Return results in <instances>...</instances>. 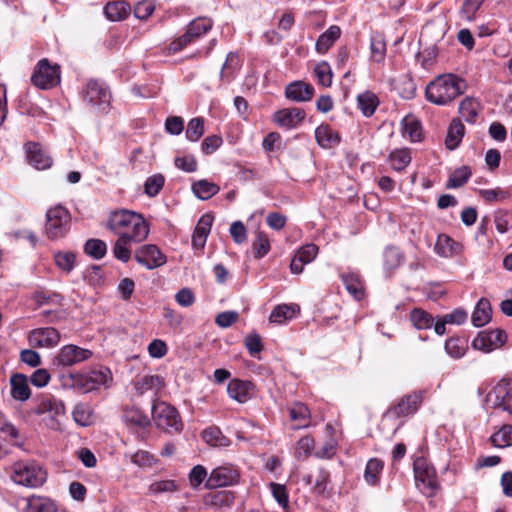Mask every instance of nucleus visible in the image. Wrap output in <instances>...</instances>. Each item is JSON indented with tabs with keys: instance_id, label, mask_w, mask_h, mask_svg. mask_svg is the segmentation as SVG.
<instances>
[{
	"instance_id": "obj_50",
	"label": "nucleus",
	"mask_w": 512,
	"mask_h": 512,
	"mask_svg": "<svg viewBox=\"0 0 512 512\" xmlns=\"http://www.w3.org/2000/svg\"><path fill=\"white\" fill-rule=\"evenodd\" d=\"M213 26V21L207 17H199L192 20L187 28L190 32L193 33V36L198 40L201 36L206 34L209 30H211Z\"/></svg>"
},
{
	"instance_id": "obj_48",
	"label": "nucleus",
	"mask_w": 512,
	"mask_h": 512,
	"mask_svg": "<svg viewBox=\"0 0 512 512\" xmlns=\"http://www.w3.org/2000/svg\"><path fill=\"white\" fill-rule=\"evenodd\" d=\"M383 470V462L377 458L370 459L365 468L364 478L370 485H375L379 481L380 474Z\"/></svg>"
},
{
	"instance_id": "obj_15",
	"label": "nucleus",
	"mask_w": 512,
	"mask_h": 512,
	"mask_svg": "<svg viewBox=\"0 0 512 512\" xmlns=\"http://www.w3.org/2000/svg\"><path fill=\"white\" fill-rule=\"evenodd\" d=\"M505 340L506 334L502 330L481 331L472 341V347L483 352H491L502 346Z\"/></svg>"
},
{
	"instance_id": "obj_33",
	"label": "nucleus",
	"mask_w": 512,
	"mask_h": 512,
	"mask_svg": "<svg viewBox=\"0 0 512 512\" xmlns=\"http://www.w3.org/2000/svg\"><path fill=\"white\" fill-rule=\"evenodd\" d=\"M133 244H135L134 240L130 239L129 237H118L112 248L113 256L116 259L127 263L131 258L130 247Z\"/></svg>"
},
{
	"instance_id": "obj_26",
	"label": "nucleus",
	"mask_w": 512,
	"mask_h": 512,
	"mask_svg": "<svg viewBox=\"0 0 512 512\" xmlns=\"http://www.w3.org/2000/svg\"><path fill=\"white\" fill-rule=\"evenodd\" d=\"M492 309L486 298H481L472 313L471 321L475 327H482L491 320Z\"/></svg>"
},
{
	"instance_id": "obj_61",
	"label": "nucleus",
	"mask_w": 512,
	"mask_h": 512,
	"mask_svg": "<svg viewBox=\"0 0 512 512\" xmlns=\"http://www.w3.org/2000/svg\"><path fill=\"white\" fill-rule=\"evenodd\" d=\"M269 486L276 502L283 508L287 507L289 500L286 486L275 482H271Z\"/></svg>"
},
{
	"instance_id": "obj_23",
	"label": "nucleus",
	"mask_w": 512,
	"mask_h": 512,
	"mask_svg": "<svg viewBox=\"0 0 512 512\" xmlns=\"http://www.w3.org/2000/svg\"><path fill=\"white\" fill-rule=\"evenodd\" d=\"M10 386L13 399L24 402L30 398L31 390L24 374H13L10 378Z\"/></svg>"
},
{
	"instance_id": "obj_3",
	"label": "nucleus",
	"mask_w": 512,
	"mask_h": 512,
	"mask_svg": "<svg viewBox=\"0 0 512 512\" xmlns=\"http://www.w3.org/2000/svg\"><path fill=\"white\" fill-rule=\"evenodd\" d=\"M112 381V373L105 366H96L87 374H69L62 376V386L65 388L73 387L89 392L102 385H108Z\"/></svg>"
},
{
	"instance_id": "obj_6",
	"label": "nucleus",
	"mask_w": 512,
	"mask_h": 512,
	"mask_svg": "<svg viewBox=\"0 0 512 512\" xmlns=\"http://www.w3.org/2000/svg\"><path fill=\"white\" fill-rule=\"evenodd\" d=\"M152 418L158 428L167 432H180L183 428L178 411L164 401L153 403Z\"/></svg>"
},
{
	"instance_id": "obj_30",
	"label": "nucleus",
	"mask_w": 512,
	"mask_h": 512,
	"mask_svg": "<svg viewBox=\"0 0 512 512\" xmlns=\"http://www.w3.org/2000/svg\"><path fill=\"white\" fill-rule=\"evenodd\" d=\"M130 12V6L125 1H113L106 4L104 13L111 21H120L125 19Z\"/></svg>"
},
{
	"instance_id": "obj_13",
	"label": "nucleus",
	"mask_w": 512,
	"mask_h": 512,
	"mask_svg": "<svg viewBox=\"0 0 512 512\" xmlns=\"http://www.w3.org/2000/svg\"><path fill=\"white\" fill-rule=\"evenodd\" d=\"M134 259L148 270L163 266L167 262L166 256L154 244L140 246L135 250Z\"/></svg>"
},
{
	"instance_id": "obj_34",
	"label": "nucleus",
	"mask_w": 512,
	"mask_h": 512,
	"mask_svg": "<svg viewBox=\"0 0 512 512\" xmlns=\"http://www.w3.org/2000/svg\"><path fill=\"white\" fill-rule=\"evenodd\" d=\"M220 188L217 184L207 180H199L192 184V191L201 200H207L216 195Z\"/></svg>"
},
{
	"instance_id": "obj_53",
	"label": "nucleus",
	"mask_w": 512,
	"mask_h": 512,
	"mask_svg": "<svg viewBox=\"0 0 512 512\" xmlns=\"http://www.w3.org/2000/svg\"><path fill=\"white\" fill-rule=\"evenodd\" d=\"M342 281L346 287V290L357 300L362 299L363 287L357 276L354 275H343Z\"/></svg>"
},
{
	"instance_id": "obj_11",
	"label": "nucleus",
	"mask_w": 512,
	"mask_h": 512,
	"mask_svg": "<svg viewBox=\"0 0 512 512\" xmlns=\"http://www.w3.org/2000/svg\"><path fill=\"white\" fill-rule=\"evenodd\" d=\"M489 408H501L509 414H512V390L510 382L507 379L500 380L487 394L485 399Z\"/></svg>"
},
{
	"instance_id": "obj_52",
	"label": "nucleus",
	"mask_w": 512,
	"mask_h": 512,
	"mask_svg": "<svg viewBox=\"0 0 512 512\" xmlns=\"http://www.w3.org/2000/svg\"><path fill=\"white\" fill-rule=\"evenodd\" d=\"M165 178L162 174H154L148 177L144 183V192L149 197H155L163 188Z\"/></svg>"
},
{
	"instance_id": "obj_45",
	"label": "nucleus",
	"mask_w": 512,
	"mask_h": 512,
	"mask_svg": "<svg viewBox=\"0 0 512 512\" xmlns=\"http://www.w3.org/2000/svg\"><path fill=\"white\" fill-rule=\"evenodd\" d=\"M403 261V255L400 250L396 247H387L383 253V265L386 271L390 272L397 267Z\"/></svg>"
},
{
	"instance_id": "obj_8",
	"label": "nucleus",
	"mask_w": 512,
	"mask_h": 512,
	"mask_svg": "<svg viewBox=\"0 0 512 512\" xmlns=\"http://www.w3.org/2000/svg\"><path fill=\"white\" fill-rule=\"evenodd\" d=\"M416 486L426 496L432 497L438 489L436 472L423 457H418L413 463Z\"/></svg>"
},
{
	"instance_id": "obj_40",
	"label": "nucleus",
	"mask_w": 512,
	"mask_h": 512,
	"mask_svg": "<svg viewBox=\"0 0 512 512\" xmlns=\"http://www.w3.org/2000/svg\"><path fill=\"white\" fill-rule=\"evenodd\" d=\"M412 325L418 329H429L433 326L434 318L421 308H414L410 313Z\"/></svg>"
},
{
	"instance_id": "obj_54",
	"label": "nucleus",
	"mask_w": 512,
	"mask_h": 512,
	"mask_svg": "<svg viewBox=\"0 0 512 512\" xmlns=\"http://www.w3.org/2000/svg\"><path fill=\"white\" fill-rule=\"evenodd\" d=\"M204 133V121L202 118H192L187 125L186 138L189 141H198Z\"/></svg>"
},
{
	"instance_id": "obj_60",
	"label": "nucleus",
	"mask_w": 512,
	"mask_h": 512,
	"mask_svg": "<svg viewBox=\"0 0 512 512\" xmlns=\"http://www.w3.org/2000/svg\"><path fill=\"white\" fill-rule=\"evenodd\" d=\"M155 10V4L152 0H141L134 7V15L136 18L146 20Z\"/></svg>"
},
{
	"instance_id": "obj_47",
	"label": "nucleus",
	"mask_w": 512,
	"mask_h": 512,
	"mask_svg": "<svg viewBox=\"0 0 512 512\" xmlns=\"http://www.w3.org/2000/svg\"><path fill=\"white\" fill-rule=\"evenodd\" d=\"M467 348V341L459 337H451L445 342L446 352L456 359L463 357Z\"/></svg>"
},
{
	"instance_id": "obj_56",
	"label": "nucleus",
	"mask_w": 512,
	"mask_h": 512,
	"mask_svg": "<svg viewBox=\"0 0 512 512\" xmlns=\"http://www.w3.org/2000/svg\"><path fill=\"white\" fill-rule=\"evenodd\" d=\"M196 41V38L193 36V33L186 29V32L172 41L169 44L168 50L170 53L175 54L189 46L190 44L194 43Z\"/></svg>"
},
{
	"instance_id": "obj_21",
	"label": "nucleus",
	"mask_w": 512,
	"mask_h": 512,
	"mask_svg": "<svg viewBox=\"0 0 512 512\" xmlns=\"http://www.w3.org/2000/svg\"><path fill=\"white\" fill-rule=\"evenodd\" d=\"M23 512H58L56 504L44 496L31 495L23 499Z\"/></svg>"
},
{
	"instance_id": "obj_4",
	"label": "nucleus",
	"mask_w": 512,
	"mask_h": 512,
	"mask_svg": "<svg viewBox=\"0 0 512 512\" xmlns=\"http://www.w3.org/2000/svg\"><path fill=\"white\" fill-rule=\"evenodd\" d=\"M65 412L64 402L52 396L43 397L35 408V413L42 417L41 421L45 427L53 431L61 430V419Z\"/></svg>"
},
{
	"instance_id": "obj_59",
	"label": "nucleus",
	"mask_w": 512,
	"mask_h": 512,
	"mask_svg": "<svg viewBox=\"0 0 512 512\" xmlns=\"http://www.w3.org/2000/svg\"><path fill=\"white\" fill-rule=\"evenodd\" d=\"M483 1L484 0H465L460 9L461 18L466 21H472Z\"/></svg>"
},
{
	"instance_id": "obj_36",
	"label": "nucleus",
	"mask_w": 512,
	"mask_h": 512,
	"mask_svg": "<svg viewBox=\"0 0 512 512\" xmlns=\"http://www.w3.org/2000/svg\"><path fill=\"white\" fill-rule=\"evenodd\" d=\"M73 420L82 427L90 426L93 423V411L86 403H78L72 411Z\"/></svg>"
},
{
	"instance_id": "obj_51",
	"label": "nucleus",
	"mask_w": 512,
	"mask_h": 512,
	"mask_svg": "<svg viewBox=\"0 0 512 512\" xmlns=\"http://www.w3.org/2000/svg\"><path fill=\"white\" fill-rule=\"evenodd\" d=\"M395 89L402 98L411 99L415 96L416 85L410 77L402 76L396 81Z\"/></svg>"
},
{
	"instance_id": "obj_55",
	"label": "nucleus",
	"mask_w": 512,
	"mask_h": 512,
	"mask_svg": "<svg viewBox=\"0 0 512 512\" xmlns=\"http://www.w3.org/2000/svg\"><path fill=\"white\" fill-rule=\"evenodd\" d=\"M314 73L319 84L329 87L332 84V70L326 61L318 63L314 68Z\"/></svg>"
},
{
	"instance_id": "obj_38",
	"label": "nucleus",
	"mask_w": 512,
	"mask_h": 512,
	"mask_svg": "<svg viewBox=\"0 0 512 512\" xmlns=\"http://www.w3.org/2000/svg\"><path fill=\"white\" fill-rule=\"evenodd\" d=\"M471 174L472 172L470 167L466 165L455 169L449 175L446 187L448 189H456L463 186L469 180Z\"/></svg>"
},
{
	"instance_id": "obj_42",
	"label": "nucleus",
	"mask_w": 512,
	"mask_h": 512,
	"mask_svg": "<svg viewBox=\"0 0 512 512\" xmlns=\"http://www.w3.org/2000/svg\"><path fill=\"white\" fill-rule=\"evenodd\" d=\"M479 110V103L471 98H464L459 105V114L466 122H474Z\"/></svg>"
},
{
	"instance_id": "obj_2",
	"label": "nucleus",
	"mask_w": 512,
	"mask_h": 512,
	"mask_svg": "<svg viewBox=\"0 0 512 512\" xmlns=\"http://www.w3.org/2000/svg\"><path fill=\"white\" fill-rule=\"evenodd\" d=\"M463 81L453 74H445L431 81L425 90L426 98L436 105H446L459 96Z\"/></svg>"
},
{
	"instance_id": "obj_64",
	"label": "nucleus",
	"mask_w": 512,
	"mask_h": 512,
	"mask_svg": "<svg viewBox=\"0 0 512 512\" xmlns=\"http://www.w3.org/2000/svg\"><path fill=\"white\" fill-rule=\"evenodd\" d=\"M239 318L236 311H224L219 313L215 318V323L221 328L230 327Z\"/></svg>"
},
{
	"instance_id": "obj_41",
	"label": "nucleus",
	"mask_w": 512,
	"mask_h": 512,
	"mask_svg": "<svg viewBox=\"0 0 512 512\" xmlns=\"http://www.w3.org/2000/svg\"><path fill=\"white\" fill-rule=\"evenodd\" d=\"M297 310H299V308L296 305H278L272 310L269 320L272 323L281 324L286 320L291 319Z\"/></svg>"
},
{
	"instance_id": "obj_27",
	"label": "nucleus",
	"mask_w": 512,
	"mask_h": 512,
	"mask_svg": "<svg viewBox=\"0 0 512 512\" xmlns=\"http://www.w3.org/2000/svg\"><path fill=\"white\" fill-rule=\"evenodd\" d=\"M317 143L323 148H332L340 143V136L328 125H320L315 130Z\"/></svg>"
},
{
	"instance_id": "obj_62",
	"label": "nucleus",
	"mask_w": 512,
	"mask_h": 512,
	"mask_svg": "<svg viewBox=\"0 0 512 512\" xmlns=\"http://www.w3.org/2000/svg\"><path fill=\"white\" fill-rule=\"evenodd\" d=\"M495 226L499 233H506L510 228H512V212H498L495 215Z\"/></svg>"
},
{
	"instance_id": "obj_57",
	"label": "nucleus",
	"mask_w": 512,
	"mask_h": 512,
	"mask_svg": "<svg viewBox=\"0 0 512 512\" xmlns=\"http://www.w3.org/2000/svg\"><path fill=\"white\" fill-rule=\"evenodd\" d=\"M237 59V56L235 53L230 52L228 53L226 57V61L222 66V69L220 71V79L226 82H231L234 79V71L236 63L235 60Z\"/></svg>"
},
{
	"instance_id": "obj_32",
	"label": "nucleus",
	"mask_w": 512,
	"mask_h": 512,
	"mask_svg": "<svg viewBox=\"0 0 512 512\" xmlns=\"http://www.w3.org/2000/svg\"><path fill=\"white\" fill-rule=\"evenodd\" d=\"M123 420L127 425L138 428H146L150 425L149 417L136 407L125 409Z\"/></svg>"
},
{
	"instance_id": "obj_18",
	"label": "nucleus",
	"mask_w": 512,
	"mask_h": 512,
	"mask_svg": "<svg viewBox=\"0 0 512 512\" xmlns=\"http://www.w3.org/2000/svg\"><path fill=\"white\" fill-rule=\"evenodd\" d=\"M27 159L36 169H47L52 165L51 157L42 149L40 144L29 142L25 145Z\"/></svg>"
},
{
	"instance_id": "obj_43",
	"label": "nucleus",
	"mask_w": 512,
	"mask_h": 512,
	"mask_svg": "<svg viewBox=\"0 0 512 512\" xmlns=\"http://www.w3.org/2000/svg\"><path fill=\"white\" fill-rule=\"evenodd\" d=\"M83 250L88 256L100 260L107 253V245L103 240L92 238L85 242Z\"/></svg>"
},
{
	"instance_id": "obj_25",
	"label": "nucleus",
	"mask_w": 512,
	"mask_h": 512,
	"mask_svg": "<svg viewBox=\"0 0 512 512\" xmlns=\"http://www.w3.org/2000/svg\"><path fill=\"white\" fill-rule=\"evenodd\" d=\"M461 246L446 234H440L434 247V251L440 257L448 258L460 252Z\"/></svg>"
},
{
	"instance_id": "obj_16",
	"label": "nucleus",
	"mask_w": 512,
	"mask_h": 512,
	"mask_svg": "<svg viewBox=\"0 0 512 512\" xmlns=\"http://www.w3.org/2000/svg\"><path fill=\"white\" fill-rule=\"evenodd\" d=\"M238 478L239 474L234 467L230 465L219 466L212 470L205 486L209 489L225 487L236 483Z\"/></svg>"
},
{
	"instance_id": "obj_1",
	"label": "nucleus",
	"mask_w": 512,
	"mask_h": 512,
	"mask_svg": "<svg viewBox=\"0 0 512 512\" xmlns=\"http://www.w3.org/2000/svg\"><path fill=\"white\" fill-rule=\"evenodd\" d=\"M108 228L119 237H129L134 243L143 242L149 235V226L144 217L126 209L110 213Z\"/></svg>"
},
{
	"instance_id": "obj_5",
	"label": "nucleus",
	"mask_w": 512,
	"mask_h": 512,
	"mask_svg": "<svg viewBox=\"0 0 512 512\" xmlns=\"http://www.w3.org/2000/svg\"><path fill=\"white\" fill-rule=\"evenodd\" d=\"M12 480L20 485L36 488L44 484L47 473L35 461H18L13 465Z\"/></svg>"
},
{
	"instance_id": "obj_31",
	"label": "nucleus",
	"mask_w": 512,
	"mask_h": 512,
	"mask_svg": "<svg viewBox=\"0 0 512 512\" xmlns=\"http://www.w3.org/2000/svg\"><path fill=\"white\" fill-rule=\"evenodd\" d=\"M357 105L365 117H370L378 107L379 100L373 92L366 91L357 96Z\"/></svg>"
},
{
	"instance_id": "obj_28",
	"label": "nucleus",
	"mask_w": 512,
	"mask_h": 512,
	"mask_svg": "<svg viewBox=\"0 0 512 512\" xmlns=\"http://www.w3.org/2000/svg\"><path fill=\"white\" fill-rule=\"evenodd\" d=\"M401 126H402L403 137L409 138L412 142H417V141L421 140V137H422L421 123L414 116H412V115L405 116L401 121Z\"/></svg>"
},
{
	"instance_id": "obj_22",
	"label": "nucleus",
	"mask_w": 512,
	"mask_h": 512,
	"mask_svg": "<svg viewBox=\"0 0 512 512\" xmlns=\"http://www.w3.org/2000/svg\"><path fill=\"white\" fill-rule=\"evenodd\" d=\"M213 217L209 214L203 215L198 221L192 235V245L195 249H203L210 232Z\"/></svg>"
},
{
	"instance_id": "obj_10",
	"label": "nucleus",
	"mask_w": 512,
	"mask_h": 512,
	"mask_svg": "<svg viewBox=\"0 0 512 512\" xmlns=\"http://www.w3.org/2000/svg\"><path fill=\"white\" fill-rule=\"evenodd\" d=\"M93 352L74 344H67L60 348L53 359V365L58 368H67L90 359Z\"/></svg>"
},
{
	"instance_id": "obj_9",
	"label": "nucleus",
	"mask_w": 512,
	"mask_h": 512,
	"mask_svg": "<svg viewBox=\"0 0 512 512\" xmlns=\"http://www.w3.org/2000/svg\"><path fill=\"white\" fill-rule=\"evenodd\" d=\"M31 82L40 89H50L60 83V67L52 65L47 58L38 61Z\"/></svg>"
},
{
	"instance_id": "obj_46",
	"label": "nucleus",
	"mask_w": 512,
	"mask_h": 512,
	"mask_svg": "<svg viewBox=\"0 0 512 512\" xmlns=\"http://www.w3.org/2000/svg\"><path fill=\"white\" fill-rule=\"evenodd\" d=\"M289 412L291 420L301 422L300 424L294 427L295 429L305 428L309 426L310 411L306 405L302 403H297L290 408Z\"/></svg>"
},
{
	"instance_id": "obj_29",
	"label": "nucleus",
	"mask_w": 512,
	"mask_h": 512,
	"mask_svg": "<svg viewBox=\"0 0 512 512\" xmlns=\"http://www.w3.org/2000/svg\"><path fill=\"white\" fill-rule=\"evenodd\" d=\"M341 29L336 26H330L324 33H322L316 41V51L320 54H325L334 42L340 37Z\"/></svg>"
},
{
	"instance_id": "obj_49",
	"label": "nucleus",
	"mask_w": 512,
	"mask_h": 512,
	"mask_svg": "<svg viewBox=\"0 0 512 512\" xmlns=\"http://www.w3.org/2000/svg\"><path fill=\"white\" fill-rule=\"evenodd\" d=\"M493 446L504 448L512 445V425H504L500 430L491 435Z\"/></svg>"
},
{
	"instance_id": "obj_63",
	"label": "nucleus",
	"mask_w": 512,
	"mask_h": 512,
	"mask_svg": "<svg viewBox=\"0 0 512 512\" xmlns=\"http://www.w3.org/2000/svg\"><path fill=\"white\" fill-rule=\"evenodd\" d=\"M160 384V377L157 375H145L136 382L135 388L139 393H144Z\"/></svg>"
},
{
	"instance_id": "obj_39",
	"label": "nucleus",
	"mask_w": 512,
	"mask_h": 512,
	"mask_svg": "<svg viewBox=\"0 0 512 512\" xmlns=\"http://www.w3.org/2000/svg\"><path fill=\"white\" fill-rule=\"evenodd\" d=\"M204 441L215 447H226L230 444V440L223 435L217 427H209L202 432Z\"/></svg>"
},
{
	"instance_id": "obj_20",
	"label": "nucleus",
	"mask_w": 512,
	"mask_h": 512,
	"mask_svg": "<svg viewBox=\"0 0 512 512\" xmlns=\"http://www.w3.org/2000/svg\"><path fill=\"white\" fill-rule=\"evenodd\" d=\"M421 402V393L414 392L401 398L399 402L390 410V412L397 417L414 414L421 405Z\"/></svg>"
},
{
	"instance_id": "obj_44",
	"label": "nucleus",
	"mask_w": 512,
	"mask_h": 512,
	"mask_svg": "<svg viewBox=\"0 0 512 512\" xmlns=\"http://www.w3.org/2000/svg\"><path fill=\"white\" fill-rule=\"evenodd\" d=\"M56 266L65 273H70L76 263V254L71 251H58L54 254Z\"/></svg>"
},
{
	"instance_id": "obj_24",
	"label": "nucleus",
	"mask_w": 512,
	"mask_h": 512,
	"mask_svg": "<svg viewBox=\"0 0 512 512\" xmlns=\"http://www.w3.org/2000/svg\"><path fill=\"white\" fill-rule=\"evenodd\" d=\"M252 384L248 381L233 379L228 383L227 393L230 398L239 403H244L250 398Z\"/></svg>"
},
{
	"instance_id": "obj_58",
	"label": "nucleus",
	"mask_w": 512,
	"mask_h": 512,
	"mask_svg": "<svg viewBox=\"0 0 512 512\" xmlns=\"http://www.w3.org/2000/svg\"><path fill=\"white\" fill-rule=\"evenodd\" d=\"M253 250L255 257L260 259L270 251V242L266 234L258 232L255 241L253 242Z\"/></svg>"
},
{
	"instance_id": "obj_12",
	"label": "nucleus",
	"mask_w": 512,
	"mask_h": 512,
	"mask_svg": "<svg viewBox=\"0 0 512 512\" xmlns=\"http://www.w3.org/2000/svg\"><path fill=\"white\" fill-rule=\"evenodd\" d=\"M111 95L107 87L97 80H89L83 90V100L99 111L105 110L110 104Z\"/></svg>"
},
{
	"instance_id": "obj_19",
	"label": "nucleus",
	"mask_w": 512,
	"mask_h": 512,
	"mask_svg": "<svg viewBox=\"0 0 512 512\" xmlns=\"http://www.w3.org/2000/svg\"><path fill=\"white\" fill-rule=\"evenodd\" d=\"M314 92V87L311 84L302 81L292 82L285 88L286 98L294 102L310 101Z\"/></svg>"
},
{
	"instance_id": "obj_37",
	"label": "nucleus",
	"mask_w": 512,
	"mask_h": 512,
	"mask_svg": "<svg viewBox=\"0 0 512 512\" xmlns=\"http://www.w3.org/2000/svg\"><path fill=\"white\" fill-rule=\"evenodd\" d=\"M388 162L393 170L403 171L411 162V154L408 149H396L388 157Z\"/></svg>"
},
{
	"instance_id": "obj_17",
	"label": "nucleus",
	"mask_w": 512,
	"mask_h": 512,
	"mask_svg": "<svg viewBox=\"0 0 512 512\" xmlns=\"http://www.w3.org/2000/svg\"><path fill=\"white\" fill-rule=\"evenodd\" d=\"M306 113L302 108H284L273 115V120L280 127L294 129L305 119Z\"/></svg>"
},
{
	"instance_id": "obj_35",
	"label": "nucleus",
	"mask_w": 512,
	"mask_h": 512,
	"mask_svg": "<svg viewBox=\"0 0 512 512\" xmlns=\"http://www.w3.org/2000/svg\"><path fill=\"white\" fill-rule=\"evenodd\" d=\"M464 135V125L459 120H453L449 126L445 139V145L449 150L458 147Z\"/></svg>"
},
{
	"instance_id": "obj_7",
	"label": "nucleus",
	"mask_w": 512,
	"mask_h": 512,
	"mask_svg": "<svg viewBox=\"0 0 512 512\" xmlns=\"http://www.w3.org/2000/svg\"><path fill=\"white\" fill-rule=\"evenodd\" d=\"M71 215L69 211L57 205L46 212L45 232L49 239L56 240L64 237L70 229Z\"/></svg>"
},
{
	"instance_id": "obj_14",
	"label": "nucleus",
	"mask_w": 512,
	"mask_h": 512,
	"mask_svg": "<svg viewBox=\"0 0 512 512\" xmlns=\"http://www.w3.org/2000/svg\"><path fill=\"white\" fill-rule=\"evenodd\" d=\"M60 333L53 327L36 328L30 331L28 342L35 348H52L60 342Z\"/></svg>"
}]
</instances>
